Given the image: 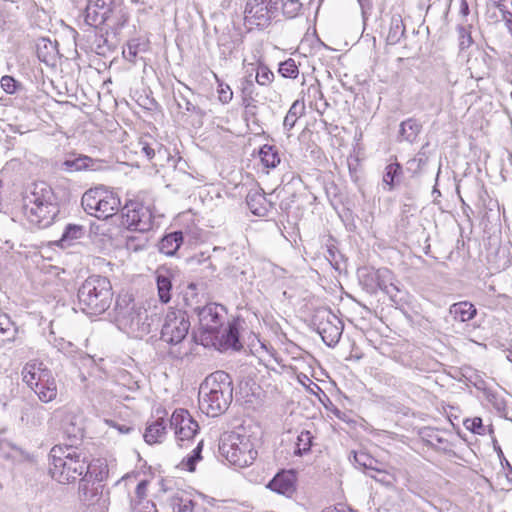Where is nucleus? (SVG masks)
I'll list each match as a JSON object with an SVG mask.
<instances>
[{
    "label": "nucleus",
    "instance_id": "423d86ee",
    "mask_svg": "<svg viewBox=\"0 0 512 512\" xmlns=\"http://www.w3.org/2000/svg\"><path fill=\"white\" fill-rule=\"evenodd\" d=\"M190 329V321L182 310L169 311L161 329V341L170 345L168 355L172 359L181 360L188 355L184 341Z\"/></svg>",
    "mask_w": 512,
    "mask_h": 512
},
{
    "label": "nucleus",
    "instance_id": "f704fd0d",
    "mask_svg": "<svg viewBox=\"0 0 512 512\" xmlns=\"http://www.w3.org/2000/svg\"><path fill=\"white\" fill-rule=\"evenodd\" d=\"M220 56L227 59L235 49V41L229 32H222L217 38Z\"/></svg>",
    "mask_w": 512,
    "mask_h": 512
},
{
    "label": "nucleus",
    "instance_id": "393cba45",
    "mask_svg": "<svg viewBox=\"0 0 512 512\" xmlns=\"http://www.w3.org/2000/svg\"><path fill=\"white\" fill-rule=\"evenodd\" d=\"M44 372H49V370L42 368V363L36 361L28 362L22 369V380L32 389V386L37 384L38 377L41 379Z\"/></svg>",
    "mask_w": 512,
    "mask_h": 512
},
{
    "label": "nucleus",
    "instance_id": "e433bc0d",
    "mask_svg": "<svg viewBox=\"0 0 512 512\" xmlns=\"http://www.w3.org/2000/svg\"><path fill=\"white\" fill-rule=\"evenodd\" d=\"M313 436L310 431L304 430L302 431L298 437L296 442V448L294 450V454L297 456H302L308 453L312 446Z\"/></svg>",
    "mask_w": 512,
    "mask_h": 512
},
{
    "label": "nucleus",
    "instance_id": "c03bdc74",
    "mask_svg": "<svg viewBox=\"0 0 512 512\" xmlns=\"http://www.w3.org/2000/svg\"><path fill=\"white\" fill-rule=\"evenodd\" d=\"M279 73L285 78H296L299 74L298 67L294 59L289 58L279 65Z\"/></svg>",
    "mask_w": 512,
    "mask_h": 512
},
{
    "label": "nucleus",
    "instance_id": "ea45409f",
    "mask_svg": "<svg viewBox=\"0 0 512 512\" xmlns=\"http://www.w3.org/2000/svg\"><path fill=\"white\" fill-rule=\"evenodd\" d=\"M349 460H353L358 467L365 469V471L367 469H373L372 464L375 463V458L363 451H352Z\"/></svg>",
    "mask_w": 512,
    "mask_h": 512
},
{
    "label": "nucleus",
    "instance_id": "37998d69",
    "mask_svg": "<svg viewBox=\"0 0 512 512\" xmlns=\"http://www.w3.org/2000/svg\"><path fill=\"white\" fill-rule=\"evenodd\" d=\"M203 448V440L199 441L197 446L193 449L192 454L183 460L182 464L189 472L195 471V466L198 461L202 459L201 452Z\"/></svg>",
    "mask_w": 512,
    "mask_h": 512
},
{
    "label": "nucleus",
    "instance_id": "bb28decb",
    "mask_svg": "<svg viewBox=\"0 0 512 512\" xmlns=\"http://www.w3.org/2000/svg\"><path fill=\"white\" fill-rule=\"evenodd\" d=\"M156 285L159 300L166 304L171 300L172 282L168 270H158L156 273Z\"/></svg>",
    "mask_w": 512,
    "mask_h": 512
},
{
    "label": "nucleus",
    "instance_id": "9d476101",
    "mask_svg": "<svg viewBox=\"0 0 512 512\" xmlns=\"http://www.w3.org/2000/svg\"><path fill=\"white\" fill-rule=\"evenodd\" d=\"M122 224L129 230L147 232L153 227V214L149 206L137 199L128 200L121 209Z\"/></svg>",
    "mask_w": 512,
    "mask_h": 512
},
{
    "label": "nucleus",
    "instance_id": "603ef678",
    "mask_svg": "<svg viewBox=\"0 0 512 512\" xmlns=\"http://www.w3.org/2000/svg\"><path fill=\"white\" fill-rule=\"evenodd\" d=\"M0 84L2 89L8 94H14L20 87V83L9 75L3 76L1 78Z\"/></svg>",
    "mask_w": 512,
    "mask_h": 512
},
{
    "label": "nucleus",
    "instance_id": "2eb2a0df",
    "mask_svg": "<svg viewBox=\"0 0 512 512\" xmlns=\"http://www.w3.org/2000/svg\"><path fill=\"white\" fill-rule=\"evenodd\" d=\"M63 433L70 441L68 445L77 446L78 441L84 437L82 417L73 412H66L62 419Z\"/></svg>",
    "mask_w": 512,
    "mask_h": 512
},
{
    "label": "nucleus",
    "instance_id": "dca6fc26",
    "mask_svg": "<svg viewBox=\"0 0 512 512\" xmlns=\"http://www.w3.org/2000/svg\"><path fill=\"white\" fill-rule=\"evenodd\" d=\"M32 390L43 403H49L57 397V383L51 372H44L42 378L38 377V382L32 386Z\"/></svg>",
    "mask_w": 512,
    "mask_h": 512
},
{
    "label": "nucleus",
    "instance_id": "5fc2aeb1",
    "mask_svg": "<svg viewBox=\"0 0 512 512\" xmlns=\"http://www.w3.org/2000/svg\"><path fill=\"white\" fill-rule=\"evenodd\" d=\"M96 43L95 51L99 55H105L106 52L111 51L114 48V45L109 43V40L103 36H100L99 39H96Z\"/></svg>",
    "mask_w": 512,
    "mask_h": 512
},
{
    "label": "nucleus",
    "instance_id": "49530a36",
    "mask_svg": "<svg viewBox=\"0 0 512 512\" xmlns=\"http://www.w3.org/2000/svg\"><path fill=\"white\" fill-rule=\"evenodd\" d=\"M470 26H457V33L459 39V48L460 50H465L469 48L473 44V39L471 36Z\"/></svg>",
    "mask_w": 512,
    "mask_h": 512
},
{
    "label": "nucleus",
    "instance_id": "338daca9",
    "mask_svg": "<svg viewBox=\"0 0 512 512\" xmlns=\"http://www.w3.org/2000/svg\"><path fill=\"white\" fill-rule=\"evenodd\" d=\"M328 254L329 256L327 257L329 261H335V251L333 250V248H328Z\"/></svg>",
    "mask_w": 512,
    "mask_h": 512
},
{
    "label": "nucleus",
    "instance_id": "ddd939ff",
    "mask_svg": "<svg viewBox=\"0 0 512 512\" xmlns=\"http://www.w3.org/2000/svg\"><path fill=\"white\" fill-rule=\"evenodd\" d=\"M170 426L174 429L179 446H183L185 441L192 440L199 430L198 423L185 409H176L173 412Z\"/></svg>",
    "mask_w": 512,
    "mask_h": 512
},
{
    "label": "nucleus",
    "instance_id": "f3484780",
    "mask_svg": "<svg viewBox=\"0 0 512 512\" xmlns=\"http://www.w3.org/2000/svg\"><path fill=\"white\" fill-rule=\"evenodd\" d=\"M270 490L291 497L295 492V475L292 471H282L277 473L272 480L267 484Z\"/></svg>",
    "mask_w": 512,
    "mask_h": 512
},
{
    "label": "nucleus",
    "instance_id": "1a4fd4ad",
    "mask_svg": "<svg viewBox=\"0 0 512 512\" xmlns=\"http://www.w3.org/2000/svg\"><path fill=\"white\" fill-rule=\"evenodd\" d=\"M194 312L199 319L200 331L207 342L214 343L219 338L220 329L223 327L227 310L223 305L210 303L203 307H194Z\"/></svg>",
    "mask_w": 512,
    "mask_h": 512
},
{
    "label": "nucleus",
    "instance_id": "c756f323",
    "mask_svg": "<svg viewBox=\"0 0 512 512\" xmlns=\"http://www.w3.org/2000/svg\"><path fill=\"white\" fill-rule=\"evenodd\" d=\"M246 202L251 212L257 216H264L267 212L266 198L259 191L249 192Z\"/></svg>",
    "mask_w": 512,
    "mask_h": 512
},
{
    "label": "nucleus",
    "instance_id": "b1692460",
    "mask_svg": "<svg viewBox=\"0 0 512 512\" xmlns=\"http://www.w3.org/2000/svg\"><path fill=\"white\" fill-rule=\"evenodd\" d=\"M103 485L80 480L79 495L82 501L93 505L102 497Z\"/></svg>",
    "mask_w": 512,
    "mask_h": 512
},
{
    "label": "nucleus",
    "instance_id": "7c9ffc66",
    "mask_svg": "<svg viewBox=\"0 0 512 512\" xmlns=\"http://www.w3.org/2000/svg\"><path fill=\"white\" fill-rule=\"evenodd\" d=\"M305 113V104L302 100H296L291 105L290 109L288 110L284 121H283V127L285 130L290 131L296 124L297 119L304 115Z\"/></svg>",
    "mask_w": 512,
    "mask_h": 512
},
{
    "label": "nucleus",
    "instance_id": "20e7f679",
    "mask_svg": "<svg viewBox=\"0 0 512 512\" xmlns=\"http://www.w3.org/2000/svg\"><path fill=\"white\" fill-rule=\"evenodd\" d=\"M78 304L88 315L104 313L111 305L113 292L108 278L100 275L89 276L79 287Z\"/></svg>",
    "mask_w": 512,
    "mask_h": 512
},
{
    "label": "nucleus",
    "instance_id": "72a5a7b5",
    "mask_svg": "<svg viewBox=\"0 0 512 512\" xmlns=\"http://www.w3.org/2000/svg\"><path fill=\"white\" fill-rule=\"evenodd\" d=\"M84 229L81 225L69 224L63 231L59 245L62 248L69 247L72 241L82 237Z\"/></svg>",
    "mask_w": 512,
    "mask_h": 512
},
{
    "label": "nucleus",
    "instance_id": "0eeeda50",
    "mask_svg": "<svg viewBox=\"0 0 512 512\" xmlns=\"http://www.w3.org/2000/svg\"><path fill=\"white\" fill-rule=\"evenodd\" d=\"M81 205L89 215L98 219H108L119 210L121 201L115 192L104 186H98L83 194Z\"/></svg>",
    "mask_w": 512,
    "mask_h": 512
},
{
    "label": "nucleus",
    "instance_id": "f8f14e48",
    "mask_svg": "<svg viewBox=\"0 0 512 512\" xmlns=\"http://www.w3.org/2000/svg\"><path fill=\"white\" fill-rule=\"evenodd\" d=\"M315 324L323 342L329 347L336 346L344 328L341 319L332 313L331 310L322 309L317 311L315 315Z\"/></svg>",
    "mask_w": 512,
    "mask_h": 512
},
{
    "label": "nucleus",
    "instance_id": "f257e3e1",
    "mask_svg": "<svg viewBox=\"0 0 512 512\" xmlns=\"http://www.w3.org/2000/svg\"><path fill=\"white\" fill-rule=\"evenodd\" d=\"M49 458L51 477L62 484L81 480L87 469V454L78 446L55 445Z\"/></svg>",
    "mask_w": 512,
    "mask_h": 512
},
{
    "label": "nucleus",
    "instance_id": "3c124183",
    "mask_svg": "<svg viewBox=\"0 0 512 512\" xmlns=\"http://www.w3.org/2000/svg\"><path fill=\"white\" fill-rule=\"evenodd\" d=\"M274 78L273 72L265 65H260L257 68L256 81L259 85L265 86L272 82Z\"/></svg>",
    "mask_w": 512,
    "mask_h": 512
},
{
    "label": "nucleus",
    "instance_id": "f03ea898",
    "mask_svg": "<svg viewBox=\"0 0 512 512\" xmlns=\"http://www.w3.org/2000/svg\"><path fill=\"white\" fill-rule=\"evenodd\" d=\"M199 396L200 408L208 416L216 417L225 412L233 398L230 375L224 371L211 373L200 385Z\"/></svg>",
    "mask_w": 512,
    "mask_h": 512
},
{
    "label": "nucleus",
    "instance_id": "69168bd1",
    "mask_svg": "<svg viewBox=\"0 0 512 512\" xmlns=\"http://www.w3.org/2000/svg\"><path fill=\"white\" fill-rule=\"evenodd\" d=\"M322 512H355V511L346 510V508L344 506H341V507H329V508L323 510Z\"/></svg>",
    "mask_w": 512,
    "mask_h": 512
},
{
    "label": "nucleus",
    "instance_id": "864d4df0",
    "mask_svg": "<svg viewBox=\"0 0 512 512\" xmlns=\"http://www.w3.org/2000/svg\"><path fill=\"white\" fill-rule=\"evenodd\" d=\"M394 276L393 273L388 269H379L377 271V281L378 286L382 290L384 285H388L390 282H393Z\"/></svg>",
    "mask_w": 512,
    "mask_h": 512
},
{
    "label": "nucleus",
    "instance_id": "680f3d73",
    "mask_svg": "<svg viewBox=\"0 0 512 512\" xmlns=\"http://www.w3.org/2000/svg\"><path fill=\"white\" fill-rule=\"evenodd\" d=\"M147 482L141 481L136 487V494L139 498H143L146 494Z\"/></svg>",
    "mask_w": 512,
    "mask_h": 512
},
{
    "label": "nucleus",
    "instance_id": "a878e982",
    "mask_svg": "<svg viewBox=\"0 0 512 512\" xmlns=\"http://www.w3.org/2000/svg\"><path fill=\"white\" fill-rule=\"evenodd\" d=\"M166 436V425L163 418H159L149 424L143 435L144 440L148 444L161 443Z\"/></svg>",
    "mask_w": 512,
    "mask_h": 512
},
{
    "label": "nucleus",
    "instance_id": "5701e85b",
    "mask_svg": "<svg viewBox=\"0 0 512 512\" xmlns=\"http://www.w3.org/2000/svg\"><path fill=\"white\" fill-rule=\"evenodd\" d=\"M449 313L455 321L464 323L477 315L476 307L469 301L454 303L449 308Z\"/></svg>",
    "mask_w": 512,
    "mask_h": 512
},
{
    "label": "nucleus",
    "instance_id": "774afa93",
    "mask_svg": "<svg viewBox=\"0 0 512 512\" xmlns=\"http://www.w3.org/2000/svg\"><path fill=\"white\" fill-rule=\"evenodd\" d=\"M310 89H314L317 93H319L320 97L322 98L323 97V94L322 92L320 91L319 87H310Z\"/></svg>",
    "mask_w": 512,
    "mask_h": 512
},
{
    "label": "nucleus",
    "instance_id": "39448f33",
    "mask_svg": "<svg viewBox=\"0 0 512 512\" xmlns=\"http://www.w3.org/2000/svg\"><path fill=\"white\" fill-rule=\"evenodd\" d=\"M115 311L119 327L127 334L142 338L151 332V321L147 310L130 295L117 299Z\"/></svg>",
    "mask_w": 512,
    "mask_h": 512
},
{
    "label": "nucleus",
    "instance_id": "6ab92c4d",
    "mask_svg": "<svg viewBox=\"0 0 512 512\" xmlns=\"http://www.w3.org/2000/svg\"><path fill=\"white\" fill-rule=\"evenodd\" d=\"M51 203H55L52 189L45 183L34 184L31 193L25 197L24 208L33 205L43 206Z\"/></svg>",
    "mask_w": 512,
    "mask_h": 512
},
{
    "label": "nucleus",
    "instance_id": "4d7b16f0",
    "mask_svg": "<svg viewBox=\"0 0 512 512\" xmlns=\"http://www.w3.org/2000/svg\"><path fill=\"white\" fill-rule=\"evenodd\" d=\"M254 84L251 80L245 79L241 84V96L254 95Z\"/></svg>",
    "mask_w": 512,
    "mask_h": 512
},
{
    "label": "nucleus",
    "instance_id": "de8ad7c7",
    "mask_svg": "<svg viewBox=\"0 0 512 512\" xmlns=\"http://www.w3.org/2000/svg\"><path fill=\"white\" fill-rule=\"evenodd\" d=\"M177 106L179 109L184 110L188 113H195L200 116H203L204 113L200 107L192 103L186 96L183 94H179L178 98H176Z\"/></svg>",
    "mask_w": 512,
    "mask_h": 512
},
{
    "label": "nucleus",
    "instance_id": "6e6552de",
    "mask_svg": "<svg viewBox=\"0 0 512 512\" xmlns=\"http://www.w3.org/2000/svg\"><path fill=\"white\" fill-rule=\"evenodd\" d=\"M219 451L232 465L238 467L251 465L257 456L250 437L236 432L222 438Z\"/></svg>",
    "mask_w": 512,
    "mask_h": 512
},
{
    "label": "nucleus",
    "instance_id": "a19ab883",
    "mask_svg": "<svg viewBox=\"0 0 512 512\" xmlns=\"http://www.w3.org/2000/svg\"><path fill=\"white\" fill-rule=\"evenodd\" d=\"M171 505L174 512H193L194 508V502L190 498H183L178 495L173 496Z\"/></svg>",
    "mask_w": 512,
    "mask_h": 512
},
{
    "label": "nucleus",
    "instance_id": "79ce46f5",
    "mask_svg": "<svg viewBox=\"0 0 512 512\" xmlns=\"http://www.w3.org/2000/svg\"><path fill=\"white\" fill-rule=\"evenodd\" d=\"M214 77L217 82L218 100L222 104H228L233 98V91L231 87L219 79L216 74H214Z\"/></svg>",
    "mask_w": 512,
    "mask_h": 512
},
{
    "label": "nucleus",
    "instance_id": "bf43d9fd",
    "mask_svg": "<svg viewBox=\"0 0 512 512\" xmlns=\"http://www.w3.org/2000/svg\"><path fill=\"white\" fill-rule=\"evenodd\" d=\"M105 422H106L109 426H111V427H113V428L117 429V430L119 431V433H121V434L128 433V432L131 430V427H128V426H126V425H119V424H116L113 420H105Z\"/></svg>",
    "mask_w": 512,
    "mask_h": 512
},
{
    "label": "nucleus",
    "instance_id": "c9c22d12",
    "mask_svg": "<svg viewBox=\"0 0 512 512\" xmlns=\"http://www.w3.org/2000/svg\"><path fill=\"white\" fill-rule=\"evenodd\" d=\"M368 476L386 487H393L397 481L395 469L387 470L384 467L375 474L368 473Z\"/></svg>",
    "mask_w": 512,
    "mask_h": 512
},
{
    "label": "nucleus",
    "instance_id": "aec40b11",
    "mask_svg": "<svg viewBox=\"0 0 512 512\" xmlns=\"http://www.w3.org/2000/svg\"><path fill=\"white\" fill-rule=\"evenodd\" d=\"M216 343H219V345L224 349H233V350H240L242 348V345L239 340V331L238 326L235 322L229 323L226 328L222 330L220 329L219 338L214 339L213 345H216Z\"/></svg>",
    "mask_w": 512,
    "mask_h": 512
},
{
    "label": "nucleus",
    "instance_id": "9b49d317",
    "mask_svg": "<svg viewBox=\"0 0 512 512\" xmlns=\"http://www.w3.org/2000/svg\"><path fill=\"white\" fill-rule=\"evenodd\" d=\"M276 12V0H248L244 11V25L248 30L264 29L271 24Z\"/></svg>",
    "mask_w": 512,
    "mask_h": 512
},
{
    "label": "nucleus",
    "instance_id": "2f4dec72",
    "mask_svg": "<svg viewBox=\"0 0 512 512\" xmlns=\"http://www.w3.org/2000/svg\"><path fill=\"white\" fill-rule=\"evenodd\" d=\"M405 26L400 15H393L390 21L387 41L389 44H397L404 36Z\"/></svg>",
    "mask_w": 512,
    "mask_h": 512
},
{
    "label": "nucleus",
    "instance_id": "58836bf2",
    "mask_svg": "<svg viewBox=\"0 0 512 512\" xmlns=\"http://www.w3.org/2000/svg\"><path fill=\"white\" fill-rule=\"evenodd\" d=\"M402 167L399 163H391L386 166L383 175V183L388 186V190H392L395 185V179L401 174Z\"/></svg>",
    "mask_w": 512,
    "mask_h": 512
},
{
    "label": "nucleus",
    "instance_id": "a18cd8bd",
    "mask_svg": "<svg viewBox=\"0 0 512 512\" xmlns=\"http://www.w3.org/2000/svg\"><path fill=\"white\" fill-rule=\"evenodd\" d=\"M302 9V3L299 0H283L282 12L287 18H295Z\"/></svg>",
    "mask_w": 512,
    "mask_h": 512
},
{
    "label": "nucleus",
    "instance_id": "473e14b6",
    "mask_svg": "<svg viewBox=\"0 0 512 512\" xmlns=\"http://www.w3.org/2000/svg\"><path fill=\"white\" fill-rule=\"evenodd\" d=\"M259 155L263 165L267 168H275L280 163L278 151L272 145L265 144L262 146Z\"/></svg>",
    "mask_w": 512,
    "mask_h": 512
},
{
    "label": "nucleus",
    "instance_id": "0e129e2a",
    "mask_svg": "<svg viewBox=\"0 0 512 512\" xmlns=\"http://www.w3.org/2000/svg\"><path fill=\"white\" fill-rule=\"evenodd\" d=\"M373 469H367L365 474L368 476V473H377L378 470H381L384 466L378 460L375 459V463L372 464Z\"/></svg>",
    "mask_w": 512,
    "mask_h": 512
},
{
    "label": "nucleus",
    "instance_id": "13d9d810",
    "mask_svg": "<svg viewBox=\"0 0 512 512\" xmlns=\"http://www.w3.org/2000/svg\"><path fill=\"white\" fill-rule=\"evenodd\" d=\"M137 55V46L128 45L127 50L123 51V56L126 60L133 62Z\"/></svg>",
    "mask_w": 512,
    "mask_h": 512
},
{
    "label": "nucleus",
    "instance_id": "052dcab7",
    "mask_svg": "<svg viewBox=\"0 0 512 512\" xmlns=\"http://www.w3.org/2000/svg\"><path fill=\"white\" fill-rule=\"evenodd\" d=\"M242 105L246 108V109H249L251 107L255 108V99H254V95H249V96H242Z\"/></svg>",
    "mask_w": 512,
    "mask_h": 512
},
{
    "label": "nucleus",
    "instance_id": "a211bd4d",
    "mask_svg": "<svg viewBox=\"0 0 512 512\" xmlns=\"http://www.w3.org/2000/svg\"><path fill=\"white\" fill-rule=\"evenodd\" d=\"M47 416V409L38 403H29L21 410L20 420L29 428H37L43 425Z\"/></svg>",
    "mask_w": 512,
    "mask_h": 512
},
{
    "label": "nucleus",
    "instance_id": "09e8293b",
    "mask_svg": "<svg viewBox=\"0 0 512 512\" xmlns=\"http://www.w3.org/2000/svg\"><path fill=\"white\" fill-rule=\"evenodd\" d=\"M382 291L390 297L391 301L395 305L398 306L402 304L401 302L403 301V297L401 296V290L396 283L390 282L388 285H384L382 287Z\"/></svg>",
    "mask_w": 512,
    "mask_h": 512
},
{
    "label": "nucleus",
    "instance_id": "7ed1b4c3",
    "mask_svg": "<svg viewBox=\"0 0 512 512\" xmlns=\"http://www.w3.org/2000/svg\"><path fill=\"white\" fill-rule=\"evenodd\" d=\"M86 25L93 28L105 26L116 34L127 22L128 15L122 0H88L83 12Z\"/></svg>",
    "mask_w": 512,
    "mask_h": 512
},
{
    "label": "nucleus",
    "instance_id": "e2e57ef3",
    "mask_svg": "<svg viewBox=\"0 0 512 512\" xmlns=\"http://www.w3.org/2000/svg\"><path fill=\"white\" fill-rule=\"evenodd\" d=\"M460 14L464 17L469 14V5L467 0H460Z\"/></svg>",
    "mask_w": 512,
    "mask_h": 512
},
{
    "label": "nucleus",
    "instance_id": "8fccbe9b",
    "mask_svg": "<svg viewBox=\"0 0 512 512\" xmlns=\"http://www.w3.org/2000/svg\"><path fill=\"white\" fill-rule=\"evenodd\" d=\"M463 424L467 430L474 434L485 435L487 433V428L483 425L480 417L466 419Z\"/></svg>",
    "mask_w": 512,
    "mask_h": 512
},
{
    "label": "nucleus",
    "instance_id": "412c9836",
    "mask_svg": "<svg viewBox=\"0 0 512 512\" xmlns=\"http://www.w3.org/2000/svg\"><path fill=\"white\" fill-rule=\"evenodd\" d=\"M108 476V466L102 459L87 461V469L81 478L83 481L101 484Z\"/></svg>",
    "mask_w": 512,
    "mask_h": 512
},
{
    "label": "nucleus",
    "instance_id": "cd10ccee",
    "mask_svg": "<svg viewBox=\"0 0 512 512\" xmlns=\"http://www.w3.org/2000/svg\"><path fill=\"white\" fill-rule=\"evenodd\" d=\"M182 243L183 233L181 231H175L161 239L159 243V250L167 256H172L180 248Z\"/></svg>",
    "mask_w": 512,
    "mask_h": 512
},
{
    "label": "nucleus",
    "instance_id": "4c0bfd02",
    "mask_svg": "<svg viewBox=\"0 0 512 512\" xmlns=\"http://www.w3.org/2000/svg\"><path fill=\"white\" fill-rule=\"evenodd\" d=\"M140 145L142 146L141 151L149 160H152L155 157L163 158L166 156V149L157 142H154L153 144L141 142Z\"/></svg>",
    "mask_w": 512,
    "mask_h": 512
},
{
    "label": "nucleus",
    "instance_id": "c85d7f7f",
    "mask_svg": "<svg viewBox=\"0 0 512 512\" xmlns=\"http://www.w3.org/2000/svg\"><path fill=\"white\" fill-rule=\"evenodd\" d=\"M421 125L418 123L417 120L413 118H409L405 121H403L400 124V130H399V138L400 140L407 141L409 143H413L420 131H421Z\"/></svg>",
    "mask_w": 512,
    "mask_h": 512
},
{
    "label": "nucleus",
    "instance_id": "4468645a",
    "mask_svg": "<svg viewBox=\"0 0 512 512\" xmlns=\"http://www.w3.org/2000/svg\"><path fill=\"white\" fill-rule=\"evenodd\" d=\"M24 209L28 221L40 229L49 227L59 213L56 203L43 206L33 205Z\"/></svg>",
    "mask_w": 512,
    "mask_h": 512
},
{
    "label": "nucleus",
    "instance_id": "6e6d98bb",
    "mask_svg": "<svg viewBox=\"0 0 512 512\" xmlns=\"http://www.w3.org/2000/svg\"><path fill=\"white\" fill-rule=\"evenodd\" d=\"M196 290H197V285L195 283H190V284H188L187 289L184 292L183 297L186 302V305L189 307H192V303L189 302L190 298H194L197 296Z\"/></svg>",
    "mask_w": 512,
    "mask_h": 512
},
{
    "label": "nucleus",
    "instance_id": "4be33fe9",
    "mask_svg": "<svg viewBox=\"0 0 512 512\" xmlns=\"http://www.w3.org/2000/svg\"><path fill=\"white\" fill-rule=\"evenodd\" d=\"M99 167V162L85 155H79L73 158H67L61 163V170L66 172L92 170Z\"/></svg>",
    "mask_w": 512,
    "mask_h": 512
}]
</instances>
